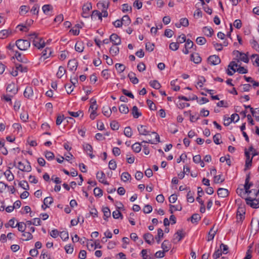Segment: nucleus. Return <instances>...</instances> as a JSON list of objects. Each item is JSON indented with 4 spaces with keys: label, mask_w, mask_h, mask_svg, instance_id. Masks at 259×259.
<instances>
[{
    "label": "nucleus",
    "mask_w": 259,
    "mask_h": 259,
    "mask_svg": "<svg viewBox=\"0 0 259 259\" xmlns=\"http://www.w3.org/2000/svg\"><path fill=\"white\" fill-rule=\"evenodd\" d=\"M16 46L21 51L27 50L30 46V41L28 40L20 39L16 41Z\"/></svg>",
    "instance_id": "nucleus-1"
},
{
    "label": "nucleus",
    "mask_w": 259,
    "mask_h": 259,
    "mask_svg": "<svg viewBox=\"0 0 259 259\" xmlns=\"http://www.w3.org/2000/svg\"><path fill=\"white\" fill-rule=\"evenodd\" d=\"M18 168L23 171L30 172L31 170V166L30 162L26 160L24 162L20 161L18 163Z\"/></svg>",
    "instance_id": "nucleus-2"
},
{
    "label": "nucleus",
    "mask_w": 259,
    "mask_h": 259,
    "mask_svg": "<svg viewBox=\"0 0 259 259\" xmlns=\"http://www.w3.org/2000/svg\"><path fill=\"white\" fill-rule=\"evenodd\" d=\"M245 199L246 204L252 208L256 209L259 208V200L258 199L248 197Z\"/></svg>",
    "instance_id": "nucleus-3"
},
{
    "label": "nucleus",
    "mask_w": 259,
    "mask_h": 259,
    "mask_svg": "<svg viewBox=\"0 0 259 259\" xmlns=\"http://www.w3.org/2000/svg\"><path fill=\"white\" fill-rule=\"evenodd\" d=\"M233 54L236 55V57L239 58V59H236L237 62H239V60L243 61L245 63H248L249 62V58L246 54L242 53L239 52V51H234Z\"/></svg>",
    "instance_id": "nucleus-4"
},
{
    "label": "nucleus",
    "mask_w": 259,
    "mask_h": 259,
    "mask_svg": "<svg viewBox=\"0 0 259 259\" xmlns=\"http://www.w3.org/2000/svg\"><path fill=\"white\" fill-rule=\"evenodd\" d=\"M250 179V174H248L246 175L245 184L244 185V189L245 190V193H247L248 194L251 193L253 190H250L251 187L253 185L252 182H249Z\"/></svg>",
    "instance_id": "nucleus-5"
},
{
    "label": "nucleus",
    "mask_w": 259,
    "mask_h": 259,
    "mask_svg": "<svg viewBox=\"0 0 259 259\" xmlns=\"http://www.w3.org/2000/svg\"><path fill=\"white\" fill-rule=\"evenodd\" d=\"M238 65L235 61H231L228 66L227 70V73L229 75H232L234 73L236 72V68L238 67Z\"/></svg>",
    "instance_id": "nucleus-6"
},
{
    "label": "nucleus",
    "mask_w": 259,
    "mask_h": 259,
    "mask_svg": "<svg viewBox=\"0 0 259 259\" xmlns=\"http://www.w3.org/2000/svg\"><path fill=\"white\" fill-rule=\"evenodd\" d=\"M207 61L208 63L212 65H217L221 63V59L217 55H212L209 56Z\"/></svg>",
    "instance_id": "nucleus-7"
},
{
    "label": "nucleus",
    "mask_w": 259,
    "mask_h": 259,
    "mask_svg": "<svg viewBox=\"0 0 259 259\" xmlns=\"http://www.w3.org/2000/svg\"><path fill=\"white\" fill-rule=\"evenodd\" d=\"M92 9V6L91 3L84 4L82 7V16L84 18H88L89 16L88 12Z\"/></svg>",
    "instance_id": "nucleus-8"
},
{
    "label": "nucleus",
    "mask_w": 259,
    "mask_h": 259,
    "mask_svg": "<svg viewBox=\"0 0 259 259\" xmlns=\"http://www.w3.org/2000/svg\"><path fill=\"white\" fill-rule=\"evenodd\" d=\"M6 90L8 92L13 95H15L17 93L18 89L17 85L14 82H12L8 85Z\"/></svg>",
    "instance_id": "nucleus-9"
},
{
    "label": "nucleus",
    "mask_w": 259,
    "mask_h": 259,
    "mask_svg": "<svg viewBox=\"0 0 259 259\" xmlns=\"http://www.w3.org/2000/svg\"><path fill=\"white\" fill-rule=\"evenodd\" d=\"M245 214V208L243 206H240L238 207L237 211V218L240 221H242L244 219Z\"/></svg>",
    "instance_id": "nucleus-10"
},
{
    "label": "nucleus",
    "mask_w": 259,
    "mask_h": 259,
    "mask_svg": "<svg viewBox=\"0 0 259 259\" xmlns=\"http://www.w3.org/2000/svg\"><path fill=\"white\" fill-rule=\"evenodd\" d=\"M33 45L37 49H40L45 47V42L41 38L38 37V39H34L32 40Z\"/></svg>",
    "instance_id": "nucleus-11"
},
{
    "label": "nucleus",
    "mask_w": 259,
    "mask_h": 259,
    "mask_svg": "<svg viewBox=\"0 0 259 259\" xmlns=\"http://www.w3.org/2000/svg\"><path fill=\"white\" fill-rule=\"evenodd\" d=\"M83 149L86 152L87 154H88L91 158H93L95 155L93 154V147L91 145L85 143L83 145Z\"/></svg>",
    "instance_id": "nucleus-12"
},
{
    "label": "nucleus",
    "mask_w": 259,
    "mask_h": 259,
    "mask_svg": "<svg viewBox=\"0 0 259 259\" xmlns=\"http://www.w3.org/2000/svg\"><path fill=\"white\" fill-rule=\"evenodd\" d=\"M110 40L115 46L119 45L121 44L120 37L115 33H113L110 35Z\"/></svg>",
    "instance_id": "nucleus-13"
},
{
    "label": "nucleus",
    "mask_w": 259,
    "mask_h": 259,
    "mask_svg": "<svg viewBox=\"0 0 259 259\" xmlns=\"http://www.w3.org/2000/svg\"><path fill=\"white\" fill-rule=\"evenodd\" d=\"M97 179L99 180L100 183H103L104 185H108V182L106 181L105 174L103 171H98L96 174Z\"/></svg>",
    "instance_id": "nucleus-14"
},
{
    "label": "nucleus",
    "mask_w": 259,
    "mask_h": 259,
    "mask_svg": "<svg viewBox=\"0 0 259 259\" xmlns=\"http://www.w3.org/2000/svg\"><path fill=\"white\" fill-rule=\"evenodd\" d=\"M76 82H67L64 85L67 94H69L73 91L74 87L75 86Z\"/></svg>",
    "instance_id": "nucleus-15"
},
{
    "label": "nucleus",
    "mask_w": 259,
    "mask_h": 259,
    "mask_svg": "<svg viewBox=\"0 0 259 259\" xmlns=\"http://www.w3.org/2000/svg\"><path fill=\"white\" fill-rule=\"evenodd\" d=\"M245 155L246 156V161H245V168L246 170L247 168H249L252 164V157L251 158L250 157V154L248 151H245Z\"/></svg>",
    "instance_id": "nucleus-16"
},
{
    "label": "nucleus",
    "mask_w": 259,
    "mask_h": 259,
    "mask_svg": "<svg viewBox=\"0 0 259 259\" xmlns=\"http://www.w3.org/2000/svg\"><path fill=\"white\" fill-rule=\"evenodd\" d=\"M138 130L140 135H148L150 131L148 130L147 127L146 125H140L138 126Z\"/></svg>",
    "instance_id": "nucleus-17"
},
{
    "label": "nucleus",
    "mask_w": 259,
    "mask_h": 259,
    "mask_svg": "<svg viewBox=\"0 0 259 259\" xmlns=\"http://www.w3.org/2000/svg\"><path fill=\"white\" fill-rule=\"evenodd\" d=\"M78 62L75 59H72L69 61L68 63V68L69 70H75L77 67Z\"/></svg>",
    "instance_id": "nucleus-18"
},
{
    "label": "nucleus",
    "mask_w": 259,
    "mask_h": 259,
    "mask_svg": "<svg viewBox=\"0 0 259 259\" xmlns=\"http://www.w3.org/2000/svg\"><path fill=\"white\" fill-rule=\"evenodd\" d=\"M218 195L221 198H225L229 195V191L227 189L219 188L218 190Z\"/></svg>",
    "instance_id": "nucleus-19"
},
{
    "label": "nucleus",
    "mask_w": 259,
    "mask_h": 259,
    "mask_svg": "<svg viewBox=\"0 0 259 259\" xmlns=\"http://www.w3.org/2000/svg\"><path fill=\"white\" fill-rule=\"evenodd\" d=\"M191 60L196 64H198L201 61V58L198 53H195L191 55Z\"/></svg>",
    "instance_id": "nucleus-20"
},
{
    "label": "nucleus",
    "mask_w": 259,
    "mask_h": 259,
    "mask_svg": "<svg viewBox=\"0 0 259 259\" xmlns=\"http://www.w3.org/2000/svg\"><path fill=\"white\" fill-rule=\"evenodd\" d=\"M33 95V91L31 87H27L24 92V96L25 97L30 98Z\"/></svg>",
    "instance_id": "nucleus-21"
},
{
    "label": "nucleus",
    "mask_w": 259,
    "mask_h": 259,
    "mask_svg": "<svg viewBox=\"0 0 259 259\" xmlns=\"http://www.w3.org/2000/svg\"><path fill=\"white\" fill-rule=\"evenodd\" d=\"M11 167H8V169L4 172V175L9 181H12L14 179V176L10 170Z\"/></svg>",
    "instance_id": "nucleus-22"
},
{
    "label": "nucleus",
    "mask_w": 259,
    "mask_h": 259,
    "mask_svg": "<svg viewBox=\"0 0 259 259\" xmlns=\"http://www.w3.org/2000/svg\"><path fill=\"white\" fill-rule=\"evenodd\" d=\"M171 244L168 240H165L161 244V248L165 252H167L170 248Z\"/></svg>",
    "instance_id": "nucleus-23"
},
{
    "label": "nucleus",
    "mask_w": 259,
    "mask_h": 259,
    "mask_svg": "<svg viewBox=\"0 0 259 259\" xmlns=\"http://www.w3.org/2000/svg\"><path fill=\"white\" fill-rule=\"evenodd\" d=\"M132 114L135 118H138L142 115V113L139 112L138 108L134 106L132 110Z\"/></svg>",
    "instance_id": "nucleus-24"
},
{
    "label": "nucleus",
    "mask_w": 259,
    "mask_h": 259,
    "mask_svg": "<svg viewBox=\"0 0 259 259\" xmlns=\"http://www.w3.org/2000/svg\"><path fill=\"white\" fill-rule=\"evenodd\" d=\"M143 237L145 241L149 244H151L152 241L154 240L153 235L149 233L145 234L143 236Z\"/></svg>",
    "instance_id": "nucleus-25"
},
{
    "label": "nucleus",
    "mask_w": 259,
    "mask_h": 259,
    "mask_svg": "<svg viewBox=\"0 0 259 259\" xmlns=\"http://www.w3.org/2000/svg\"><path fill=\"white\" fill-rule=\"evenodd\" d=\"M203 32L205 35L207 36H211L213 34V30L211 27L205 26L203 28Z\"/></svg>",
    "instance_id": "nucleus-26"
},
{
    "label": "nucleus",
    "mask_w": 259,
    "mask_h": 259,
    "mask_svg": "<svg viewBox=\"0 0 259 259\" xmlns=\"http://www.w3.org/2000/svg\"><path fill=\"white\" fill-rule=\"evenodd\" d=\"M52 53V51L50 48H47L41 53V57L44 58V59L48 58Z\"/></svg>",
    "instance_id": "nucleus-27"
},
{
    "label": "nucleus",
    "mask_w": 259,
    "mask_h": 259,
    "mask_svg": "<svg viewBox=\"0 0 259 259\" xmlns=\"http://www.w3.org/2000/svg\"><path fill=\"white\" fill-rule=\"evenodd\" d=\"M178 99L180 100H184L186 101H194L198 99V97L196 95H193L192 97H187L182 95L178 96Z\"/></svg>",
    "instance_id": "nucleus-28"
},
{
    "label": "nucleus",
    "mask_w": 259,
    "mask_h": 259,
    "mask_svg": "<svg viewBox=\"0 0 259 259\" xmlns=\"http://www.w3.org/2000/svg\"><path fill=\"white\" fill-rule=\"evenodd\" d=\"M176 239H178V241H181L185 236V233L183 232L182 230H179L175 234Z\"/></svg>",
    "instance_id": "nucleus-29"
},
{
    "label": "nucleus",
    "mask_w": 259,
    "mask_h": 259,
    "mask_svg": "<svg viewBox=\"0 0 259 259\" xmlns=\"http://www.w3.org/2000/svg\"><path fill=\"white\" fill-rule=\"evenodd\" d=\"M98 17L99 19L102 20V13L99 12L98 10H94L92 12V14L91 15V18L92 19H96V17Z\"/></svg>",
    "instance_id": "nucleus-30"
},
{
    "label": "nucleus",
    "mask_w": 259,
    "mask_h": 259,
    "mask_svg": "<svg viewBox=\"0 0 259 259\" xmlns=\"http://www.w3.org/2000/svg\"><path fill=\"white\" fill-rule=\"evenodd\" d=\"M10 34H11V30L7 29L2 30L0 31V38H5L7 37Z\"/></svg>",
    "instance_id": "nucleus-31"
},
{
    "label": "nucleus",
    "mask_w": 259,
    "mask_h": 259,
    "mask_svg": "<svg viewBox=\"0 0 259 259\" xmlns=\"http://www.w3.org/2000/svg\"><path fill=\"white\" fill-rule=\"evenodd\" d=\"M68 113L71 116L74 117H77L81 116V117L83 116V113L81 110H78L77 112L68 111Z\"/></svg>",
    "instance_id": "nucleus-32"
},
{
    "label": "nucleus",
    "mask_w": 259,
    "mask_h": 259,
    "mask_svg": "<svg viewBox=\"0 0 259 259\" xmlns=\"http://www.w3.org/2000/svg\"><path fill=\"white\" fill-rule=\"evenodd\" d=\"M103 212L104 213V219L105 220H107V219L110 217L111 212L110 210L108 207H105L103 208Z\"/></svg>",
    "instance_id": "nucleus-33"
},
{
    "label": "nucleus",
    "mask_w": 259,
    "mask_h": 259,
    "mask_svg": "<svg viewBox=\"0 0 259 259\" xmlns=\"http://www.w3.org/2000/svg\"><path fill=\"white\" fill-rule=\"evenodd\" d=\"M65 73L66 70L65 68L63 66H60L57 73V76L59 78H60L65 74Z\"/></svg>",
    "instance_id": "nucleus-34"
},
{
    "label": "nucleus",
    "mask_w": 259,
    "mask_h": 259,
    "mask_svg": "<svg viewBox=\"0 0 259 259\" xmlns=\"http://www.w3.org/2000/svg\"><path fill=\"white\" fill-rule=\"evenodd\" d=\"M132 148L135 152L139 153L141 150V144L138 142L135 143L132 145Z\"/></svg>",
    "instance_id": "nucleus-35"
},
{
    "label": "nucleus",
    "mask_w": 259,
    "mask_h": 259,
    "mask_svg": "<svg viewBox=\"0 0 259 259\" xmlns=\"http://www.w3.org/2000/svg\"><path fill=\"white\" fill-rule=\"evenodd\" d=\"M102 113L107 117H109L112 113V110L109 107H103L102 109Z\"/></svg>",
    "instance_id": "nucleus-36"
},
{
    "label": "nucleus",
    "mask_w": 259,
    "mask_h": 259,
    "mask_svg": "<svg viewBox=\"0 0 259 259\" xmlns=\"http://www.w3.org/2000/svg\"><path fill=\"white\" fill-rule=\"evenodd\" d=\"M53 202V198L52 197H46L44 200V204L45 205L46 207H49V205H51Z\"/></svg>",
    "instance_id": "nucleus-37"
},
{
    "label": "nucleus",
    "mask_w": 259,
    "mask_h": 259,
    "mask_svg": "<svg viewBox=\"0 0 259 259\" xmlns=\"http://www.w3.org/2000/svg\"><path fill=\"white\" fill-rule=\"evenodd\" d=\"M22 236H23L25 238L23 239V240L24 241H28L32 239L33 235L29 232H22Z\"/></svg>",
    "instance_id": "nucleus-38"
},
{
    "label": "nucleus",
    "mask_w": 259,
    "mask_h": 259,
    "mask_svg": "<svg viewBox=\"0 0 259 259\" xmlns=\"http://www.w3.org/2000/svg\"><path fill=\"white\" fill-rule=\"evenodd\" d=\"M200 219L201 217L199 214L194 213L192 215L190 219L192 223H197Z\"/></svg>",
    "instance_id": "nucleus-39"
},
{
    "label": "nucleus",
    "mask_w": 259,
    "mask_h": 259,
    "mask_svg": "<svg viewBox=\"0 0 259 259\" xmlns=\"http://www.w3.org/2000/svg\"><path fill=\"white\" fill-rule=\"evenodd\" d=\"M119 110L123 114H127L129 112L128 108L125 104H121L119 107Z\"/></svg>",
    "instance_id": "nucleus-40"
},
{
    "label": "nucleus",
    "mask_w": 259,
    "mask_h": 259,
    "mask_svg": "<svg viewBox=\"0 0 259 259\" xmlns=\"http://www.w3.org/2000/svg\"><path fill=\"white\" fill-rule=\"evenodd\" d=\"M75 49L77 52H82L84 49V46L81 42H77L75 46Z\"/></svg>",
    "instance_id": "nucleus-41"
},
{
    "label": "nucleus",
    "mask_w": 259,
    "mask_h": 259,
    "mask_svg": "<svg viewBox=\"0 0 259 259\" xmlns=\"http://www.w3.org/2000/svg\"><path fill=\"white\" fill-rule=\"evenodd\" d=\"M131 179V175L127 172H124L121 174V180L123 182H126Z\"/></svg>",
    "instance_id": "nucleus-42"
},
{
    "label": "nucleus",
    "mask_w": 259,
    "mask_h": 259,
    "mask_svg": "<svg viewBox=\"0 0 259 259\" xmlns=\"http://www.w3.org/2000/svg\"><path fill=\"white\" fill-rule=\"evenodd\" d=\"M163 230L159 228L157 230V236L155 237V239H156L158 243H159L160 239L163 237Z\"/></svg>",
    "instance_id": "nucleus-43"
},
{
    "label": "nucleus",
    "mask_w": 259,
    "mask_h": 259,
    "mask_svg": "<svg viewBox=\"0 0 259 259\" xmlns=\"http://www.w3.org/2000/svg\"><path fill=\"white\" fill-rule=\"evenodd\" d=\"M124 135L128 138H130L132 136V130L130 126L125 127L124 130Z\"/></svg>",
    "instance_id": "nucleus-44"
},
{
    "label": "nucleus",
    "mask_w": 259,
    "mask_h": 259,
    "mask_svg": "<svg viewBox=\"0 0 259 259\" xmlns=\"http://www.w3.org/2000/svg\"><path fill=\"white\" fill-rule=\"evenodd\" d=\"M16 226L18 227V230L21 232H24L26 228V225H25L24 222L18 223L16 224Z\"/></svg>",
    "instance_id": "nucleus-45"
},
{
    "label": "nucleus",
    "mask_w": 259,
    "mask_h": 259,
    "mask_svg": "<svg viewBox=\"0 0 259 259\" xmlns=\"http://www.w3.org/2000/svg\"><path fill=\"white\" fill-rule=\"evenodd\" d=\"M19 186L25 190H28L29 189V185L26 181H22L20 182L19 183Z\"/></svg>",
    "instance_id": "nucleus-46"
},
{
    "label": "nucleus",
    "mask_w": 259,
    "mask_h": 259,
    "mask_svg": "<svg viewBox=\"0 0 259 259\" xmlns=\"http://www.w3.org/2000/svg\"><path fill=\"white\" fill-rule=\"evenodd\" d=\"M119 48L117 47H112L110 48L109 52L112 56H116L119 53Z\"/></svg>",
    "instance_id": "nucleus-47"
},
{
    "label": "nucleus",
    "mask_w": 259,
    "mask_h": 259,
    "mask_svg": "<svg viewBox=\"0 0 259 259\" xmlns=\"http://www.w3.org/2000/svg\"><path fill=\"white\" fill-rule=\"evenodd\" d=\"M43 12L47 14L50 11L53 10V7L51 5H45L42 8Z\"/></svg>",
    "instance_id": "nucleus-48"
},
{
    "label": "nucleus",
    "mask_w": 259,
    "mask_h": 259,
    "mask_svg": "<svg viewBox=\"0 0 259 259\" xmlns=\"http://www.w3.org/2000/svg\"><path fill=\"white\" fill-rule=\"evenodd\" d=\"M112 216H113V218L115 219H118L119 218H120L121 219H123L122 214L118 210L114 211L112 212Z\"/></svg>",
    "instance_id": "nucleus-49"
},
{
    "label": "nucleus",
    "mask_w": 259,
    "mask_h": 259,
    "mask_svg": "<svg viewBox=\"0 0 259 259\" xmlns=\"http://www.w3.org/2000/svg\"><path fill=\"white\" fill-rule=\"evenodd\" d=\"M45 157L48 160H51L54 159L55 155L54 153L51 151H47L45 152Z\"/></svg>",
    "instance_id": "nucleus-50"
},
{
    "label": "nucleus",
    "mask_w": 259,
    "mask_h": 259,
    "mask_svg": "<svg viewBox=\"0 0 259 259\" xmlns=\"http://www.w3.org/2000/svg\"><path fill=\"white\" fill-rule=\"evenodd\" d=\"M222 138V136L220 134L217 133L213 137V140L215 144L219 145L221 143L220 142V139Z\"/></svg>",
    "instance_id": "nucleus-51"
},
{
    "label": "nucleus",
    "mask_w": 259,
    "mask_h": 259,
    "mask_svg": "<svg viewBox=\"0 0 259 259\" xmlns=\"http://www.w3.org/2000/svg\"><path fill=\"white\" fill-rule=\"evenodd\" d=\"M94 194L95 196L100 197L103 195V191L100 188L96 187L94 190Z\"/></svg>",
    "instance_id": "nucleus-52"
},
{
    "label": "nucleus",
    "mask_w": 259,
    "mask_h": 259,
    "mask_svg": "<svg viewBox=\"0 0 259 259\" xmlns=\"http://www.w3.org/2000/svg\"><path fill=\"white\" fill-rule=\"evenodd\" d=\"M225 179L222 178V175H219L218 176H215L214 177V182L216 184L219 183H222L224 181Z\"/></svg>",
    "instance_id": "nucleus-53"
},
{
    "label": "nucleus",
    "mask_w": 259,
    "mask_h": 259,
    "mask_svg": "<svg viewBox=\"0 0 259 259\" xmlns=\"http://www.w3.org/2000/svg\"><path fill=\"white\" fill-rule=\"evenodd\" d=\"M196 42L199 45H203L206 42V39L204 37H198L196 38Z\"/></svg>",
    "instance_id": "nucleus-54"
},
{
    "label": "nucleus",
    "mask_w": 259,
    "mask_h": 259,
    "mask_svg": "<svg viewBox=\"0 0 259 259\" xmlns=\"http://www.w3.org/2000/svg\"><path fill=\"white\" fill-rule=\"evenodd\" d=\"M121 21H122L123 24H124L126 25H128L131 23V19L127 15L123 16L121 19Z\"/></svg>",
    "instance_id": "nucleus-55"
},
{
    "label": "nucleus",
    "mask_w": 259,
    "mask_h": 259,
    "mask_svg": "<svg viewBox=\"0 0 259 259\" xmlns=\"http://www.w3.org/2000/svg\"><path fill=\"white\" fill-rule=\"evenodd\" d=\"M60 236L61 239L64 241L68 239L69 238V234L68 232L63 231L60 232Z\"/></svg>",
    "instance_id": "nucleus-56"
},
{
    "label": "nucleus",
    "mask_w": 259,
    "mask_h": 259,
    "mask_svg": "<svg viewBox=\"0 0 259 259\" xmlns=\"http://www.w3.org/2000/svg\"><path fill=\"white\" fill-rule=\"evenodd\" d=\"M193 192H192L191 191H189L187 195V201L190 203H192L194 201V198L193 197Z\"/></svg>",
    "instance_id": "nucleus-57"
},
{
    "label": "nucleus",
    "mask_w": 259,
    "mask_h": 259,
    "mask_svg": "<svg viewBox=\"0 0 259 259\" xmlns=\"http://www.w3.org/2000/svg\"><path fill=\"white\" fill-rule=\"evenodd\" d=\"M179 48V42H171L169 45V49L173 51H177V50H178Z\"/></svg>",
    "instance_id": "nucleus-58"
},
{
    "label": "nucleus",
    "mask_w": 259,
    "mask_h": 259,
    "mask_svg": "<svg viewBox=\"0 0 259 259\" xmlns=\"http://www.w3.org/2000/svg\"><path fill=\"white\" fill-rule=\"evenodd\" d=\"M236 71L240 74H245L247 73L248 70L244 67L238 65V67L236 68Z\"/></svg>",
    "instance_id": "nucleus-59"
},
{
    "label": "nucleus",
    "mask_w": 259,
    "mask_h": 259,
    "mask_svg": "<svg viewBox=\"0 0 259 259\" xmlns=\"http://www.w3.org/2000/svg\"><path fill=\"white\" fill-rule=\"evenodd\" d=\"M115 68L116 70L119 72H123L125 69V67L123 64L119 63L116 64Z\"/></svg>",
    "instance_id": "nucleus-60"
},
{
    "label": "nucleus",
    "mask_w": 259,
    "mask_h": 259,
    "mask_svg": "<svg viewBox=\"0 0 259 259\" xmlns=\"http://www.w3.org/2000/svg\"><path fill=\"white\" fill-rule=\"evenodd\" d=\"M108 166L110 169L115 170L117 166L116 161L113 159L111 160L109 162Z\"/></svg>",
    "instance_id": "nucleus-61"
},
{
    "label": "nucleus",
    "mask_w": 259,
    "mask_h": 259,
    "mask_svg": "<svg viewBox=\"0 0 259 259\" xmlns=\"http://www.w3.org/2000/svg\"><path fill=\"white\" fill-rule=\"evenodd\" d=\"M147 103L148 105L149 109L151 110H156V107L155 105L154 104V103L151 100H147Z\"/></svg>",
    "instance_id": "nucleus-62"
},
{
    "label": "nucleus",
    "mask_w": 259,
    "mask_h": 259,
    "mask_svg": "<svg viewBox=\"0 0 259 259\" xmlns=\"http://www.w3.org/2000/svg\"><path fill=\"white\" fill-rule=\"evenodd\" d=\"M154 48V44L148 42L146 44V50L149 52H152L153 51Z\"/></svg>",
    "instance_id": "nucleus-63"
},
{
    "label": "nucleus",
    "mask_w": 259,
    "mask_h": 259,
    "mask_svg": "<svg viewBox=\"0 0 259 259\" xmlns=\"http://www.w3.org/2000/svg\"><path fill=\"white\" fill-rule=\"evenodd\" d=\"M110 126L113 130H117L119 127V125L117 121L113 120L110 123Z\"/></svg>",
    "instance_id": "nucleus-64"
}]
</instances>
